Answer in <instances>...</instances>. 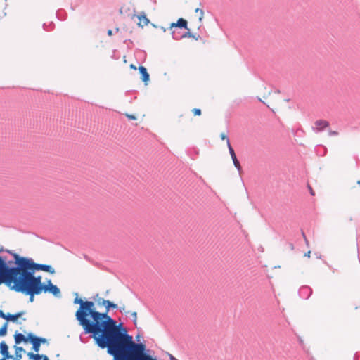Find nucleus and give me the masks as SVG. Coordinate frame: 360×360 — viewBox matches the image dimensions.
<instances>
[{"mask_svg": "<svg viewBox=\"0 0 360 360\" xmlns=\"http://www.w3.org/2000/svg\"><path fill=\"white\" fill-rule=\"evenodd\" d=\"M27 356H28L29 359L31 360H41V359L43 360L44 356L45 355L44 354L40 355L39 354H34L32 352H29L27 354Z\"/></svg>", "mask_w": 360, "mask_h": 360, "instance_id": "22", "label": "nucleus"}, {"mask_svg": "<svg viewBox=\"0 0 360 360\" xmlns=\"http://www.w3.org/2000/svg\"><path fill=\"white\" fill-rule=\"evenodd\" d=\"M195 11V13L200 12L199 20L202 21L203 16H204V11L199 8H197Z\"/></svg>", "mask_w": 360, "mask_h": 360, "instance_id": "27", "label": "nucleus"}, {"mask_svg": "<svg viewBox=\"0 0 360 360\" xmlns=\"http://www.w3.org/2000/svg\"><path fill=\"white\" fill-rule=\"evenodd\" d=\"M312 294V289L307 285L302 286L299 290V295L301 298L307 300Z\"/></svg>", "mask_w": 360, "mask_h": 360, "instance_id": "12", "label": "nucleus"}, {"mask_svg": "<svg viewBox=\"0 0 360 360\" xmlns=\"http://www.w3.org/2000/svg\"><path fill=\"white\" fill-rule=\"evenodd\" d=\"M187 31L183 33V38L188 37V38H194L195 40H198L199 36L198 37H195V35H193L191 32L190 30L188 28L186 29Z\"/></svg>", "mask_w": 360, "mask_h": 360, "instance_id": "24", "label": "nucleus"}, {"mask_svg": "<svg viewBox=\"0 0 360 360\" xmlns=\"http://www.w3.org/2000/svg\"><path fill=\"white\" fill-rule=\"evenodd\" d=\"M302 236H303V238H304V240H305V242H306L307 245H308V243H308V240H307V237H306L305 233H304V231H302Z\"/></svg>", "mask_w": 360, "mask_h": 360, "instance_id": "33", "label": "nucleus"}, {"mask_svg": "<svg viewBox=\"0 0 360 360\" xmlns=\"http://www.w3.org/2000/svg\"><path fill=\"white\" fill-rule=\"evenodd\" d=\"M43 291L45 292H50L53 294L56 297H60V290L57 285H53L51 280H49L46 285L43 287Z\"/></svg>", "mask_w": 360, "mask_h": 360, "instance_id": "9", "label": "nucleus"}, {"mask_svg": "<svg viewBox=\"0 0 360 360\" xmlns=\"http://www.w3.org/2000/svg\"><path fill=\"white\" fill-rule=\"evenodd\" d=\"M11 290H15L18 292H22L27 295L30 296L29 300L30 302H32L34 301V297L35 295H39L41 293V291L34 290L32 288H30L23 285H20L15 283H12L10 286Z\"/></svg>", "mask_w": 360, "mask_h": 360, "instance_id": "8", "label": "nucleus"}, {"mask_svg": "<svg viewBox=\"0 0 360 360\" xmlns=\"http://www.w3.org/2000/svg\"><path fill=\"white\" fill-rule=\"evenodd\" d=\"M107 310L104 313L96 311L94 307H91L89 316L92 319L89 320L84 319V323L81 326L84 329L85 334H91L96 340L97 336L104 335L109 331L117 328L116 321L108 315Z\"/></svg>", "mask_w": 360, "mask_h": 360, "instance_id": "2", "label": "nucleus"}, {"mask_svg": "<svg viewBox=\"0 0 360 360\" xmlns=\"http://www.w3.org/2000/svg\"><path fill=\"white\" fill-rule=\"evenodd\" d=\"M12 266V283L23 285L39 291H43L44 284L41 283L40 276H35L32 270H29L26 266L18 263H13Z\"/></svg>", "mask_w": 360, "mask_h": 360, "instance_id": "3", "label": "nucleus"}, {"mask_svg": "<svg viewBox=\"0 0 360 360\" xmlns=\"http://www.w3.org/2000/svg\"><path fill=\"white\" fill-rule=\"evenodd\" d=\"M15 359L20 360L22 359V352L25 351L22 347L15 346Z\"/></svg>", "mask_w": 360, "mask_h": 360, "instance_id": "23", "label": "nucleus"}, {"mask_svg": "<svg viewBox=\"0 0 360 360\" xmlns=\"http://www.w3.org/2000/svg\"><path fill=\"white\" fill-rule=\"evenodd\" d=\"M95 341L101 348H107L108 353L114 357V360H127L139 345L133 341L132 336L125 330L121 333L117 328L97 336Z\"/></svg>", "mask_w": 360, "mask_h": 360, "instance_id": "1", "label": "nucleus"}, {"mask_svg": "<svg viewBox=\"0 0 360 360\" xmlns=\"http://www.w3.org/2000/svg\"><path fill=\"white\" fill-rule=\"evenodd\" d=\"M108 34L109 36L112 35V31L111 30H109L108 31Z\"/></svg>", "mask_w": 360, "mask_h": 360, "instance_id": "38", "label": "nucleus"}, {"mask_svg": "<svg viewBox=\"0 0 360 360\" xmlns=\"http://www.w3.org/2000/svg\"><path fill=\"white\" fill-rule=\"evenodd\" d=\"M337 134H338L337 131H329V135L330 136H336Z\"/></svg>", "mask_w": 360, "mask_h": 360, "instance_id": "34", "label": "nucleus"}, {"mask_svg": "<svg viewBox=\"0 0 360 360\" xmlns=\"http://www.w3.org/2000/svg\"><path fill=\"white\" fill-rule=\"evenodd\" d=\"M329 126V122L326 120H319L314 122V127H313V130L316 132H320L323 131L324 129Z\"/></svg>", "mask_w": 360, "mask_h": 360, "instance_id": "10", "label": "nucleus"}, {"mask_svg": "<svg viewBox=\"0 0 360 360\" xmlns=\"http://www.w3.org/2000/svg\"><path fill=\"white\" fill-rule=\"evenodd\" d=\"M8 359H5V357L3 356V358L0 360H8Z\"/></svg>", "mask_w": 360, "mask_h": 360, "instance_id": "42", "label": "nucleus"}, {"mask_svg": "<svg viewBox=\"0 0 360 360\" xmlns=\"http://www.w3.org/2000/svg\"><path fill=\"white\" fill-rule=\"evenodd\" d=\"M169 359L170 360H178L177 359H176L173 355L172 354H169Z\"/></svg>", "mask_w": 360, "mask_h": 360, "instance_id": "36", "label": "nucleus"}, {"mask_svg": "<svg viewBox=\"0 0 360 360\" xmlns=\"http://www.w3.org/2000/svg\"><path fill=\"white\" fill-rule=\"evenodd\" d=\"M6 252L12 255L13 257V263H18L22 264V266H26V268L29 270H32V271H44L51 274L55 273L54 269L51 265L37 264L35 263L32 258L20 256L16 253L11 252L10 250H6Z\"/></svg>", "mask_w": 360, "mask_h": 360, "instance_id": "4", "label": "nucleus"}, {"mask_svg": "<svg viewBox=\"0 0 360 360\" xmlns=\"http://www.w3.org/2000/svg\"><path fill=\"white\" fill-rule=\"evenodd\" d=\"M100 300H101L102 304L105 305L107 312L109 311L110 308H112V309L117 308V305L116 304L112 303L110 300H104V299H101Z\"/></svg>", "mask_w": 360, "mask_h": 360, "instance_id": "19", "label": "nucleus"}, {"mask_svg": "<svg viewBox=\"0 0 360 360\" xmlns=\"http://www.w3.org/2000/svg\"><path fill=\"white\" fill-rule=\"evenodd\" d=\"M43 27H44V29L45 30H47V31L50 30L49 29H48V28H47L46 23H44V24L43 25Z\"/></svg>", "mask_w": 360, "mask_h": 360, "instance_id": "37", "label": "nucleus"}, {"mask_svg": "<svg viewBox=\"0 0 360 360\" xmlns=\"http://www.w3.org/2000/svg\"><path fill=\"white\" fill-rule=\"evenodd\" d=\"M7 326L8 323L6 322L4 326L0 328V336H4L7 333Z\"/></svg>", "mask_w": 360, "mask_h": 360, "instance_id": "25", "label": "nucleus"}, {"mask_svg": "<svg viewBox=\"0 0 360 360\" xmlns=\"http://www.w3.org/2000/svg\"><path fill=\"white\" fill-rule=\"evenodd\" d=\"M138 18L139 20V25L141 27L147 25L150 22L148 18L146 17V15L143 12L138 16Z\"/></svg>", "mask_w": 360, "mask_h": 360, "instance_id": "18", "label": "nucleus"}, {"mask_svg": "<svg viewBox=\"0 0 360 360\" xmlns=\"http://www.w3.org/2000/svg\"><path fill=\"white\" fill-rule=\"evenodd\" d=\"M229 151L231 156L234 166L236 167V168L237 169L238 172L240 174L242 172V167L240 166L239 161L237 159L235 151H234L233 148H232L231 143H229Z\"/></svg>", "mask_w": 360, "mask_h": 360, "instance_id": "11", "label": "nucleus"}, {"mask_svg": "<svg viewBox=\"0 0 360 360\" xmlns=\"http://www.w3.org/2000/svg\"><path fill=\"white\" fill-rule=\"evenodd\" d=\"M170 30L172 29H188V22L184 18H179L176 22H172L170 25Z\"/></svg>", "mask_w": 360, "mask_h": 360, "instance_id": "13", "label": "nucleus"}, {"mask_svg": "<svg viewBox=\"0 0 360 360\" xmlns=\"http://www.w3.org/2000/svg\"><path fill=\"white\" fill-rule=\"evenodd\" d=\"M0 318H2L4 319H6V314H5L2 310H0Z\"/></svg>", "mask_w": 360, "mask_h": 360, "instance_id": "31", "label": "nucleus"}, {"mask_svg": "<svg viewBox=\"0 0 360 360\" xmlns=\"http://www.w3.org/2000/svg\"><path fill=\"white\" fill-rule=\"evenodd\" d=\"M22 314H24L23 311L18 312V313H17L15 314H6V319L8 320V321L15 322L17 321V319L19 317H20Z\"/></svg>", "mask_w": 360, "mask_h": 360, "instance_id": "20", "label": "nucleus"}, {"mask_svg": "<svg viewBox=\"0 0 360 360\" xmlns=\"http://www.w3.org/2000/svg\"><path fill=\"white\" fill-rule=\"evenodd\" d=\"M290 248H291V250H293L294 249V245L292 243H290Z\"/></svg>", "mask_w": 360, "mask_h": 360, "instance_id": "41", "label": "nucleus"}, {"mask_svg": "<svg viewBox=\"0 0 360 360\" xmlns=\"http://www.w3.org/2000/svg\"><path fill=\"white\" fill-rule=\"evenodd\" d=\"M76 297L74 300V304L80 305L79 308L75 313V317L79 324L84 323L85 318L89 316V313L91 307H94V303L92 301H84L82 298L78 297V293L75 292Z\"/></svg>", "mask_w": 360, "mask_h": 360, "instance_id": "5", "label": "nucleus"}, {"mask_svg": "<svg viewBox=\"0 0 360 360\" xmlns=\"http://www.w3.org/2000/svg\"><path fill=\"white\" fill-rule=\"evenodd\" d=\"M127 360H157L146 352V345L139 342Z\"/></svg>", "mask_w": 360, "mask_h": 360, "instance_id": "7", "label": "nucleus"}, {"mask_svg": "<svg viewBox=\"0 0 360 360\" xmlns=\"http://www.w3.org/2000/svg\"><path fill=\"white\" fill-rule=\"evenodd\" d=\"M310 254H311V252H310V251H309L308 252L305 253V255H305V256H307V257H310Z\"/></svg>", "mask_w": 360, "mask_h": 360, "instance_id": "39", "label": "nucleus"}, {"mask_svg": "<svg viewBox=\"0 0 360 360\" xmlns=\"http://www.w3.org/2000/svg\"><path fill=\"white\" fill-rule=\"evenodd\" d=\"M0 353L5 359H13V356L9 354L8 347L4 341L0 343Z\"/></svg>", "mask_w": 360, "mask_h": 360, "instance_id": "14", "label": "nucleus"}, {"mask_svg": "<svg viewBox=\"0 0 360 360\" xmlns=\"http://www.w3.org/2000/svg\"><path fill=\"white\" fill-rule=\"evenodd\" d=\"M15 344H20L22 342H27L30 341V333L25 337L23 334L16 333L14 335Z\"/></svg>", "mask_w": 360, "mask_h": 360, "instance_id": "15", "label": "nucleus"}, {"mask_svg": "<svg viewBox=\"0 0 360 360\" xmlns=\"http://www.w3.org/2000/svg\"><path fill=\"white\" fill-rule=\"evenodd\" d=\"M170 30L172 31V38L174 40H180V39H183V33L179 32L178 30V29H172Z\"/></svg>", "mask_w": 360, "mask_h": 360, "instance_id": "21", "label": "nucleus"}, {"mask_svg": "<svg viewBox=\"0 0 360 360\" xmlns=\"http://www.w3.org/2000/svg\"><path fill=\"white\" fill-rule=\"evenodd\" d=\"M131 316H132V318H133V322H134V324L136 326V320H137V313L136 312H132L131 313Z\"/></svg>", "mask_w": 360, "mask_h": 360, "instance_id": "30", "label": "nucleus"}, {"mask_svg": "<svg viewBox=\"0 0 360 360\" xmlns=\"http://www.w3.org/2000/svg\"><path fill=\"white\" fill-rule=\"evenodd\" d=\"M126 115L130 120H136V117L133 115L127 114Z\"/></svg>", "mask_w": 360, "mask_h": 360, "instance_id": "32", "label": "nucleus"}, {"mask_svg": "<svg viewBox=\"0 0 360 360\" xmlns=\"http://www.w3.org/2000/svg\"><path fill=\"white\" fill-rule=\"evenodd\" d=\"M34 338L37 340V341L39 344H45V343H47V342H48L46 338H42V337H38V336H37L35 335H34Z\"/></svg>", "mask_w": 360, "mask_h": 360, "instance_id": "26", "label": "nucleus"}, {"mask_svg": "<svg viewBox=\"0 0 360 360\" xmlns=\"http://www.w3.org/2000/svg\"><path fill=\"white\" fill-rule=\"evenodd\" d=\"M220 136L222 140L226 141L227 146L229 147V143H230V141H229V139L228 138V136L226 134H224V133H222Z\"/></svg>", "mask_w": 360, "mask_h": 360, "instance_id": "28", "label": "nucleus"}, {"mask_svg": "<svg viewBox=\"0 0 360 360\" xmlns=\"http://www.w3.org/2000/svg\"><path fill=\"white\" fill-rule=\"evenodd\" d=\"M30 342L32 345V349L34 352H38L40 349L41 344H39L37 341V340L34 338V335L32 333H30Z\"/></svg>", "mask_w": 360, "mask_h": 360, "instance_id": "17", "label": "nucleus"}, {"mask_svg": "<svg viewBox=\"0 0 360 360\" xmlns=\"http://www.w3.org/2000/svg\"><path fill=\"white\" fill-rule=\"evenodd\" d=\"M139 70L140 74L141 75V79H142V81L146 84H147V82L150 79V75H149V74L147 72V69L144 66L140 65L139 67Z\"/></svg>", "mask_w": 360, "mask_h": 360, "instance_id": "16", "label": "nucleus"}, {"mask_svg": "<svg viewBox=\"0 0 360 360\" xmlns=\"http://www.w3.org/2000/svg\"><path fill=\"white\" fill-rule=\"evenodd\" d=\"M130 67H131V68H133V69H135V70L136 69V66H135V65H134L133 64H131V65H130Z\"/></svg>", "mask_w": 360, "mask_h": 360, "instance_id": "40", "label": "nucleus"}, {"mask_svg": "<svg viewBox=\"0 0 360 360\" xmlns=\"http://www.w3.org/2000/svg\"><path fill=\"white\" fill-rule=\"evenodd\" d=\"M192 111L195 115L199 116L201 115V110L199 108H193Z\"/></svg>", "mask_w": 360, "mask_h": 360, "instance_id": "29", "label": "nucleus"}, {"mask_svg": "<svg viewBox=\"0 0 360 360\" xmlns=\"http://www.w3.org/2000/svg\"><path fill=\"white\" fill-rule=\"evenodd\" d=\"M13 261L6 262V259L0 256V284L5 283L10 287L12 284V264Z\"/></svg>", "mask_w": 360, "mask_h": 360, "instance_id": "6", "label": "nucleus"}, {"mask_svg": "<svg viewBox=\"0 0 360 360\" xmlns=\"http://www.w3.org/2000/svg\"><path fill=\"white\" fill-rule=\"evenodd\" d=\"M308 187H309V191H310V193H311V195H314V191H313V189L311 188V187L310 186H308Z\"/></svg>", "mask_w": 360, "mask_h": 360, "instance_id": "35", "label": "nucleus"}]
</instances>
